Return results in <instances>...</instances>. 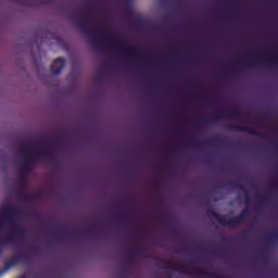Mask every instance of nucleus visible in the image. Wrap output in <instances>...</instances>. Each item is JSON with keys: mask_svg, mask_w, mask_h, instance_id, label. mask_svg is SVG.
Segmentation results:
<instances>
[{"mask_svg": "<svg viewBox=\"0 0 278 278\" xmlns=\"http://www.w3.org/2000/svg\"><path fill=\"white\" fill-rule=\"evenodd\" d=\"M74 21L79 25L80 29H86V15L76 14L74 15Z\"/></svg>", "mask_w": 278, "mask_h": 278, "instance_id": "obj_5", "label": "nucleus"}, {"mask_svg": "<svg viewBox=\"0 0 278 278\" xmlns=\"http://www.w3.org/2000/svg\"><path fill=\"white\" fill-rule=\"evenodd\" d=\"M112 45H114V47H118L117 53H119V55H124L126 58L138 55L136 47L127 46V43L116 40H113Z\"/></svg>", "mask_w": 278, "mask_h": 278, "instance_id": "obj_2", "label": "nucleus"}, {"mask_svg": "<svg viewBox=\"0 0 278 278\" xmlns=\"http://www.w3.org/2000/svg\"><path fill=\"white\" fill-rule=\"evenodd\" d=\"M238 111L233 109L223 110L217 115L212 117L195 119L194 125H197V127H207L210 125H214V123H217V121L238 118Z\"/></svg>", "mask_w": 278, "mask_h": 278, "instance_id": "obj_1", "label": "nucleus"}, {"mask_svg": "<svg viewBox=\"0 0 278 278\" xmlns=\"http://www.w3.org/2000/svg\"><path fill=\"white\" fill-rule=\"evenodd\" d=\"M27 5H35L34 3H28Z\"/></svg>", "mask_w": 278, "mask_h": 278, "instance_id": "obj_10", "label": "nucleus"}, {"mask_svg": "<svg viewBox=\"0 0 278 278\" xmlns=\"http://www.w3.org/2000/svg\"><path fill=\"white\" fill-rule=\"evenodd\" d=\"M243 64H248V66H255L256 64H270L275 66V64H278V58L254 59L252 61H244Z\"/></svg>", "mask_w": 278, "mask_h": 278, "instance_id": "obj_4", "label": "nucleus"}, {"mask_svg": "<svg viewBox=\"0 0 278 278\" xmlns=\"http://www.w3.org/2000/svg\"><path fill=\"white\" fill-rule=\"evenodd\" d=\"M26 140H64V135H56L55 138H49V137H43V138H26Z\"/></svg>", "mask_w": 278, "mask_h": 278, "instance_id": "obj_7", "label": "nucleus"}, {"mask_svg": "<svg viewBox=\"0 0 278 278\" xmlns=\"http://www.w3.org/2000/svg\"><path fill=\"white\" fill-rule=\"evenodd\" d=\"M213 140H229V138H213Z\"/></svg>", "mask_w": 278, "mask_h": 278, "instance_id": "obj_9", "label": "nucleus"}, {"mask_svg": "<svg viewBox=\"0 0 278 278\" xmlns=\"http://www.w3.org/2000/svg\"><path fill=\"white\" fill-rule=\"evenodd\" d=\"M231 131H251V127L249 126H238V125H231L230 126Z\"/></svg>", "mask_w": 278, "mask_h": 278, "instance_id": "obj_6", "label": "nucleus"}, {"mask_svg": "<svg viewBox=\"0 0 278 278\" xmlns=\"http://www.w3.org/2000/svg\"><path fill=\"white\" fill-rule=\"evenodd\" d=\"M261 123H264V119H261Z\"/></svg>", "mask_w": 278, "mask_h": 278, "instance_id": "obj_11", "label": "nucleus"}, {"mask_svg": "<svg viewBox=\"0 0 278 278\" xmlns=\"http://www.w3.org/2000/svg\"><path fill=\"white\" fill-rule=\"evenodd\" d=\"M87 31V36L93 40V42H101V40H99V37L97 36V30H86Z\"/></svg>", "mask_w": 278, "mask_h": 278, "instance_id": "obj_8", "label": "nucleus"}, {"mask_svg": "<svg viewBox=\"0 0 278 278\" xmlns=\"http://www.w3.org/2000/svg\"><path fill=\"white\" fill-rule=\"evenodd\" d=\"M65 66H66V61L64 60V58H58L52 63L50 67V72L52 73V75H60V73L64 71Z\"/></svg>", "mask_w": 278, "mask_h": 278, "instance_id": "obj_3", "label": "nucleus"}]
</instances>
